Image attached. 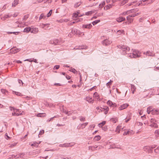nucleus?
Returning <instances> with one entry per match:
<instances>
[{"label":"nucleus","mask_w":159,"mask_h":159,"mask_svg":"<svg viewBox=\"0 0 159 159\" xmlns=\"http://www.w3.org/2000/svg\"><path fill=\"white\" fill-rule=\"evenodd\" d=\"M118 48L121 49V53L122 54H128V57L130 58H136L139 57L140 56V54H139V52L137 50H135L132 53H129L128 52L129 51L130 48L129 47L126 45H119L117 46Z\"/></svg>","instance_id":"1"},{"label":"nucleus","mask_w":159,"mask_h":159,"mask_svg":"<svg viewBox=\"0 0 159 159\" xmlns=\"http://www.w3.org/2000/svg\"><path fill=\"white\" fill-rule=\"evenodd\" d=\"M35 30H34L33 29H31L30 27H27L25 28L23 32H24L28 33L29 32H30L32 33H37L38 31V29H35Z\"/></svg>","instance_id":"2"},{"label":"nucleus","mask_w":159,"mask_h":159,"mask_svg":"<svg viewBox=\"0 0 159 159\" xmlns=\"http://www.w3.org/2000/svg\"><path fill=\"white\" fill-rule=\"evenodd\" d=\"M75 144V143H65L63 144H61L59 146L61 147H68L73 146Z\"/></svg>","instance_id":"3"},{"label":"nucleus","mask_w":159,"mask_h":159,"mask_svg":"<svg viewBox=\"0 0 159 159\" xmlns=\"http://www.w3.org/2000/svg\"><path fill=\"white\" fill-rule=\"evenodd\" d=\"M156 146L155 145H151L150 146L146 147L144 148V150L145 151V149H148L149 151V152H152V149L155 148Z\"/></svg>","instance_id":"4"},{"label":"nucleus","mask_w":159,"mask_h":159,"mask_svg":"<svg viewBox=\"0 0 159 159\" xmlns=\"http://www.w3.org/2000/svg\"><path fill=\"white\" fill-rule=\"evenodd\" d=\"M88 124V122H86L84 123L80 124L77 126V128L78 129H79L80 128L83 129Z\"/></svg>","instance_id":"5"},{"label":"nucleus","mask_w":159,"mask_h":159,"mask_svg":"<svg viewBox=\"0 0 159 159\" xmlns=\"http://www.w3.org/2000/svg\"><path fill=\"white\" fill-rule=\"evenodd\" d=\"M143 54H145L148 56L151 57H154L155 54L153 53L152 52H151L150 51H148L146 52H144Z\"/></svg>","instance_id":"6"},{"label":"nucleus","mask_w":159,"mask_h":159,"mask_svg":"<svg viewBox=\"0 0 159 159\" xmlns=\"http://www.w3.org/2000/svg\"><path fill=\"white\" fill-rule=\"evenodd\" d=\"M152 115H157L159 114V109H153L152 110Z\"/></svg>","instance_id":"7"},{"label":"nucleus","mask_w":159,"mask_h":159,"mask_svg":"<svg viewBox=\"0 0 159 159\" xmlns=\"http://www.w3.org/2000/svg\"><path fill=\"white\" fill-rule=\"evenodd\" d=\"M111 43V41L107 39H105L102 42L103 44L105 45H107L110 44Z\"/></svg>","instance_id":"8"},{"label":"nucleus","mask_w":159,"mask_h":159,"mask_svg":"<svg viewBox=\"0 0 159 159\" xmlns=\"http://www.w3.org/2000/svg\"><path fill=\"white\" fill-rule=\"evenodd\" d=\"M20 49L16 48H11L10 50V52L12 54H15L19 52L20 50Z\"/></svg>","instance_id":"9"},{"label":"nucleus","mask_w":159,"mask_h":159,"mask_svg":"<svg viewBox=\"0 0 159 159\" xmlns=\"http://www.w3.org/2000/svg\"><path fill=\"white\" fill-rule=\"evenodd\" d=\"M59 43V40L57 39H54L50 41V43L54 45H57Z\"/></svg>","instance_id":"10"},{"label":"nucleus","mask_w":159,"mask_h":159,"mask_svg":"<svg viewBox=\"0 0 159 159\" xmlns=\"http://www.w3.org/2000/svg\"><path fill=\"white\" fill-rule=\"evenodd\" d=\"M129 106V104L127 103H125L121 105L119 108L120 110H122L127 108Z\"/></svg>","instance_id":"11"},{"label":"nucleus","mask_w":159,"mask_h":159,"mask_svg":"<svg viewBox=\"0 0 159 159\" xmlns=\"http://www.w3.org/2000/svg\"><path fill=\"white\" fill-rule=\"evenodd\" d=\"M87 48V46H79L78 47H75L74 48V49L75 50L77 49H85Z\"/></svg>","instance_id":"12"},{"label":"nucleus","mask_w":159,"mask_h":159,"mask_svg":"<svg viewBox=\"0 0 159 159\" xmlns=\"http://www.w3.org/2000/svg\"><path fill=\"white\" fill-rule=\"evenodd\" d=\"M12 16V15H9L8 14L5 15L3 16L1 18L2 20H4L7 19L9 18Z\"/></svg>","instance_id":"13"},{"label":"nucleus","mask_w":159,"mask_h":159,"mask_svg":"<svg viewBox=\"0 0 159 159\" xmlns=\"http://www.w3.org/2000/svg\"><path fill=\"white\" fill-rule=\"evenodd\" d=\"M125 20V18L122 17H120L116 19L117 21L119 22H120Z\"/></svg>","instance_id":"14"},{"label":"nucleus","mask_w":159,"mask_h":159,"mask_svg":"<svg viewBox=\"0 0 159 159\" xmlns=\"http://www.w3.org/2000/svg\"><path fill=\"white\" fill-rule=\"evenodd\" d=\"M131 16H130L129 15L127 16V20L128 21V25L129 24L132 22L133 21V19L131 18Z\"/></svg>","instance_id":"15"},{"label":"nucleus","mask_w":159,"mask_h":159,"mask_svg":"<svg viewBox=\"0 0 159 159\" xmlns=\"http://www.w3.org/2000/svg\"><path fill=\"white\" fill-rule=\"evenodd\" d=\"M107 103L110 107L112 106V105H113L115 107L116 106V104H113L112 102L110 100L108 101L107 102Z\"/></svg>","instance_id":"16"},{"label":"nucleus","mask_w":159,"mask_h":159,"mask_svg":"<svg viewBox=\"0 0 159 159\" xmlns=\"http://www.w3.org/2000/svg\"><path fill=\"white\" fill-rule=\"evenodd\" d=\"M19 0H14L12 3V7H15L18 4Z\"/></svg>","instance_id":"17"},{"label":"nucleus","mask_w":159,"mask_h":159,"mask_svg":"<svg viewBox=\"0 0 159 159\" xmlns=\"http://www.w3.org/2000/svg\"><path fill=\"white\" fill-rule=\"evenodd\" d=\"M46 16L43 13H42L39 17V20H40L42 19H46Z\"/></svg>","instance_id":"18"},{"label":"nucleus","mask_w":159,"mask_h":159,"mask_svg":"<svg viewBox=\"0 0 159 159\" xmlns=\"http://www.w3.org/2000/svg\"><path fill=\"white\" fill-rule=\"evenodd\" d=\"M87 101L88 102L90 103H93V100H92V98H90V97H86Z\"/></svg>","instance_id":"19"},{"label":"nucleus","mask_w":159,"mask_h":159,"mask_svg":"<svg viewBox=\"0 0 159 159\" xmlns=\"http://www.w3.org/2000/svg\"><path fill=\"white\" fill-rule=\"evenodd\" d=\"M106 123V121H104L98 124V126L100 127H102Z\"/></svg>","instance_id":"20"},{"label":"nucleus","mask_w":159,"mask_h":159,"mask_svg":"<svg viewBox=\"0 0 159 159\" xmlns=\"http://www.w3.org/2000/svg\"><path fill=\"white\" fill-rule=\"evenodd\" d=\"M78 32V30L76 29H72L71 31V33L72 34H77V32Z\"/></svg>","instance_id":"21"},{"label":"nucleus","mask_w":159,"mask_h":159,"mask_svg":"<svg viewBox=\"0 0 159 159\" xmlns=\"http://www.w3.org/2000/svg\"><path fill=\"white\" fill-rule=\"evenodd\" d=\"M100 137L99 135L96 136L94 138V140L95 141H97L100 139Z\"/></svg>","instance_id":"22"},{"label":"nucleus","mask_w":159,"mask_h":159,"mask_svg":"<svg viewBox=\"0 0 159 159\" xmlns=\"http://www.w3.org/2000/svg\"><path fill=\"white\" fill-rule=\"evenodd\" d=\"M152 107H149L147 108V112L148 114H149L150 112H152Z\"/></svg>","instance_id":"23"},{"label":"nucleus","mask_w":159,"mask_h":159,"mask_svg":"<svg viewBox=\"0 0 159 159\" xmlns=\"http://www.w3.org/2000/svg\"><path fill=\"white\" fill-rule=\"evenodd\" d=\"M124 32V31L123 30H118L116 32V34L118 35H119Z\"/></svg>","instance_id":"24"},{"label":"nucleus","mask_w":159,"mask_h":159,"mask_svg":"<svg viewBox=\"0 0 159 159\" xmlns=\"http://www.w3.org/2000/svg\"><path fill=\"white\" fill-rule=\"evenodd\" d=\"M112 82V81L111 80H110L109 82L106 84V86H107L108 88H110V85H111Z\"/></svg>","instance_id":"25"},{"label":"nucleus","mask_w":159,"mask_h":159,"mask_svg":"<svg viewBox=\"0 0 159 159\" xmlns=\"http://www.w3.org/2000/svg\"><path fill=\"white\" fill-rule=\"evenodd\" d=\"M111 7H112L111 5V4H109V5H107V6H106L104 7V9H105V10H107L109 9Z\"/></svg>","instance_id":"26"},{"label":"nucleus","mask_w":159,"mask_h":159,"mask_svg":"<svg viewBox=\"0 0 159 159\" xmlns=\"http://www.w3.org/2000/svg\"><path fill=\"white\" fill-rule=\"evenodd\" d=\"M111 121L113 123H115L117 121V118H112L111 119Z\"/></svg>","instance_id":"27"},{"label":"nucleus","mask_w":159,"mask_h":159,"mask_svg":"<svg viewBox=\"0 0 159 159\" xmlns=\"http://www.w3.org/2000/svg\"><path fill=\"white\" fill-rule=\"evenodd\" d=\"M69 70L70 71L73 72L74 73H75L77 72V71L74 68H71Z\"/></svg>","instance_id":"28"},{"label":"nucleus","mask_w":159,"mask_h":159,"mask_svg":"<svg viewBox=\"0 0 159 159\" xmlns=\"http://www.w3.org/2000/svg\"><path fill=\"white\" fill-rule=\"evenodd\" d=\"M14 112L12 113V116H18L20 115H22V113H16L15 111H14Z\"/></svg>","instance_id":"29"},{"label":"nucleus","mask_w":159,"mask_h":159,"mask_svg":"<svg viewBox=\"0 0 159 159\" xmlns=\"http://www.w3.org/2000/svg\"><path fill=\"white\" fill-rule=\"evenodd\" d=\"M100 20H96L94 21H93L92 23V24H93V25H96L99 22H100Z\"/></svg>","instance_id":"30"},{"label":"nucleus","mask_w":159,"mask_h":159,"mask_svg":"<svg viewBox=\"0 0 159 159\" xmlns=\"http://www.w3.org/2000/svg\"><path fill=\"white\" fill-rule=\"evenodd\" d=\"M120 126H118L116 128V132H118V133H119L120 130Z\"/></svg>","instance_id":"31"},{"label":"nucleus","mask_w":159,"mask_h":159,"mask_svg":"<svg viewBox=\"0 0 159 159\" xmlns=\"http://www.w3.org/2000/svg\"><path fill=\"white\" fill-rule=\"evenodd\" d=\"M105 1L103 2L101 4L99 5V8H102L105 5Z\"/></svg>","instance_id":"32"},{"label":"nucleus","mask_w":159,"mask_h":159,"mask_svg":"<svg viewBox=\"0 0 159 159\" xmlns=\"http://www.w3.org/2000/svg\"><path fill=\"white\" fill-rule=\"evenodd\" d=\"M37 116L39 117H42L45 116V113H39L37 114Z\"/></svg>","instance_id":"33"},{"label":"nucleus","mask_w":159,"mask_h":159,"mask_svg":"<svg viewBox=\"0 0 159 159\" xmlns=\"http://www.w3.org/2000/svg\"><path fill=\"white\" fill-rule=\"evenodd\" d=\"M93 96L95 98H96L98 100L99 98V96L98 95L97 93L95 92L93 94Z\"/></svg>","instance_id":"34"},{"label":"nucleus","mask_w":159,"mask_h":159,"mask_svg":"<svg viewBox=\"0 0 159 159\" xmlns=\"http://www.w3.org/2000/svg\"><path fill=\"white\" fill-rule=\"evenodd\" d=\"M81 3V2H79L75 3L74 5L75 7L76 8L78 7L80 5Z\"/></svg>","instance_id":"35"},{"label":"nucleus","mask_w":159,"mask_h":159,"mask_svg":"<svg viewBox=\"0 0 159 159\" xmlns=\"http://www.w3.org/2000/svg\"><path fill=\"white\" fill-rule=\"evenodd\" d=\"M79 118L80 121H84L85 120V118L82 116H80Z\"/></svg>","instance_id":"36"},{"label":"nucleus","mask_w":159,"mask_h":159,"mask_svg":"<svg viewBox=\"0 0 159 159\" xmlns=\"http://www.w3.org/2000/svg\"><path fill=\"white\" fill-rule=\"evenodd\" d=\"M136 88L135 86L133 84H131V90H135Z\"/></svg>","instance_id":"37"},{"label":"nucleus","mask_w":159,"mask_h":159,"mask_svg":"<svg viewBox=\"0 0 159 159\" xmlns=\"http://www.w3.org/2000/svg\"><path fill=\"white\" fill-rule=\"evenodd\" d=\"M52 12V10H51L49 11V12L48 13L47 15V17H50L51 15Z\"/></svg>","instance_id":"38"},{"label":"nucleus","mask_w":159,"mask_h":159,"mask_svg":"<svg viewBox=\"0 0 159 159\" xmlns=\"http://www.w3.org/2000/svg\"><path fill=\"white\" fill-rule=\"evenodd\" d=\"M127 133L128 134V135L131 134H133V131L131 130H129L127 132Z\"/></svg>","instance_id":"39"},{"label":"nucleus","mask_w":159,"mask_h":159,"mask_svg":"<svg viewBox=\"0 0 159 159\" xmlns=\"http://www.w3.org/2000/svg\"><path fill=\"white\" fill-rule=\"evenodd\" d=\"M73 112V110H71V111H68V112L67 114V116H70L71 115Z\"/></svg>","instance_id":"40"},{"label":"nucleus","mask_w":159,"mask_h":159,"mask_svg":"<svg viewBox=\"0 0 159 159\" xmlns=\"http://www.w3.org/2000/svg\"><path fill=\"white\" fill-rule=\"evenodd\" d=\"M13 93H15L16 95H17L20 96L21 95V94L20 93H19L18 92H16V91H13Z\"/></svg>","instance_id":"41"},{"label":"nucleus","mask_w":159,"mask_h":159,"mask_svg":"<svg viewBox=\"0 0 159 159\" xmlns=\"http://www.w3.org/2000/svg\"><path fill=\"white\" fill-rule=\"evenodd\" d=\"M93 11H88L86 13V15L87 16H89L91 15L93 13Z\"/></svg>","instance_id":"42"},{"label":"nucleus","mask_w":159,"mask_h":159,"mask_svg":"<svg viewBox=\"0 0 159 159\" xmlns=\"http://www.w3.org/2000/svg\"><path fill=\"white\" fill-rule=\"evenodd\" d=\"M39 144L37 143L36 142H35V143H32L31 144V146H37Z\"/></svg>","instance_id":"43"},{"label":"nucleus","mask_w":159,"mask_h":159,"mask_svg":"<svg viewBox=\"0 0 159 159\" xmlns=\"http://www.w3.org/2000/svg\"><path fill=\"white\" fill-rule=\"evenodd\" d=\"M133 10H130V11H127L126 12H123V15H128V13H129V12L131 11H132Z\"/></svg>","instance_id":"44"},{"label":"nucleus","mask_w":159,"mask_h":159,"mask_svg":"<svg viewBox=\"0 0 159 159\" xmlns=\"http://www.w3.org/2000/svg\"><path fill=\"white\" fill-rule=\"evenodd\" d=\"M59 65H56L54 67L53 69V70L58 69L59 68Z\"/></svg>","instance_id":"45"},{"label":"nucleus","mask_w":159,"mask_h":159,"mask_svg":"<svg viewBox=\"0 0 159 159\" xmlns=\"http://www.w3.org/2000/svg\"><path fill=\"white\" fill-rule=\"evenodd\" d=\"M5 137L6 138V139H10V137H9L8 135H7V133H6L5 134Z\"/></svg>","instance_id":"46"},{"label":"nucleus","mask_w":159,"mask_h":159,"mask_svg":"<svg viewBox=\"0 0 159 159\" xmlns=\"http://www.w3.org/2000/svg\"><path fill=\"white\" fill-rule=\"evenodd\" d=\"M44 132V130H40L39 136V135H42V134H43Z\"/></svg>","instance_id":"47"},{"label":"nucleus","mask_w":159,"mask_h":159,"mask_svg":"<svg viewBox=\"0 0 159 159\" xmlns=\"http://www.w3.org/2000/svg\"><path fill=\"white\" fill-rule=\"evenodd\" d=\"M1 91L2 93H5L6 92H7V91L5 89H1Z\"/></svg>","instance_id":"48"},{"label":"nucleus","mask_w":159,"mask_h":159,"mask_svg":"<svg viewBox=\"0 0 159 159\" xmlns=\"http://www.w3.org/2000/svg\"><path fill=\"white\" fill-rule=\"evenodd\" d=\"M143 123L141 122H137V125L138 126H142L143 125Z\"/></svg>","instance_id":"49"},{"label":"nucleus","mask_w":159,"mask_h":159,"mask_svg":"<svg viewBox=\"0 0 159 159\" xmlns=\"http://www.w3.org/2000/svg\"><path fill=\"white\" fill-rule=\"evenodd\" d=\"M102 129L103 130H104L105 131H106L107 129V126H104V127H102Z\"/></svg>","instance_id":"50"},{"label":"nucleus","mask_w":159,"mask_h":159,"mask_svg":"<svg viewBox=\"0 0 159 159\" xmlns=\"http://www.w3.org/2000/svg\"><path fill=\"white\" fill-rule=\"evenodd\" d=\"M153 123V127H154L155 128H157L158 127V125L156 123H155V122H154Z\"/></svg>","instance_id":"51"},{"label":"nucleus","mask_w":159,"mask_h":159,"mask_svg":"<svg viewBox=\"0 0 159 159\" xmlns=\"http://www.w3.org/2000/svg\"><path fill=\"white\" fill-rule=\"evenodd\" d=\"M154 152L156 153H159V149L156 148V149H154Z\"/></svg>","instance_id":"52"},{"label":"nucleus","mask_w":159,"mask_h":159,"mask_svg":"<svg viewBox=\"0 0 159 159\" xmlns=\"http://www.w3.org/2000/svg\"><path fill=\"white\" fill-rule=\"evenodd\" d=\"M24 61H29L31 62H32L33 61V60H31V59H26V60H25Z\"/></svg>","instance_id":"53"},{"label":"nucleus","mask_w":159,"mask_h":159,"mask_svg":"<svg viewBox=\"0 0 159 159\" xmlns=\"http://www.w3.org/2000/svg\"><path fill=\"white\" fill-rule=\"evenodd\" d=\"M50 24H43V28H45V26H48V25H49Z\"/></svg>","instance_id":"54"},{"label":"nucleus","mask_w":159,"mask_h":159,"mask_svg":"<svg viewBox=\"0 0 159 159\" xmlns=\"http://www.w3.org/2000/svg\"><path fill=\"white\" fill-rule=\"evenodd\" d=\"M62 111L63 113H64L66 114L67 115L68 111H67L66 110H65L64 109H63Z\"/></svg>","instance_id":"55"},{"label":"nucleus","mask_w":159,"mask_h":159,"mask_svg":"<svg viewBox=\"0 0 159 159\" xmlns=\"http://www.w3.org/2000/svg\"><path fill=\"white\" fill-rule=\"evenodd\" d=\"M109 109L108 107H107V110L106 111H105L104 112V113L105 114H107V113H108V111H109Z\"/></svg>","instance_id":"56"},{"label":"nucleus","mask_w":159,"mask_h":159,"mask_svg":"<svg viewBox=\"0 0 159 159\" xmlns=\"http://www.w3.org/2000/svg\"><path fill=\"white\" fill-rule=\"evenodd\" d=\"M19 33V32H12V34H14L15 35L18 34Z\"/></svg>","instance_id":"57"},{"label":"nucleus","mask_w":159,"mask_h":159,"mask_svg":"<svg viewBox=\"0 0 159 159\" xmlns=\"http://www.w3.org/2000/svg\"><path fill=\"white\" fill-rule=\"evenodd\" d=\"M83 28H88V26L87 25H83Z\"/></svg>","instance_id":"58"},{"label":"nucleus","mask_w":159,"mask_h":159,"mask_svg":"<svg viewBox=\"0 0 159 159\" xmlns=\"http://www.w3.org/2000/svg\"><path fill=\"white\" fill-rule=\"evenodd\" d=\"M88 26V29H90L92 26V25L90 24H87Z\"/></svg>","instance_id":"59"},{"label":"nucleus","mask_w":159,"mask_h":159,"mask_svg":"<svg viewBox=\"0 0 159 159\" xmlns=\"http://www.w3.org/2000/svg\"><path fill=\"white\" fill-rule=\"evenodd\" d=\"M75 23V22H74V21H73V22H70V23H69V24H68V25H73Z\"/></svg>","instance_id":"60"},{"label":"nucleus","mask_w":159,"mask_h":159,"mask_svg":"<svg viewBox=\"0 0 159 159\" xmlns=\"http://www.w3.org/2000/svg\"><path fill=\"white\" fill-rule=\"evenodd\" d=\"M18 82L19 84L22 83V84H23V83L22 81L20 79L18 80Z\"/></svg>","instance_id":"61"},{"label":"nucleus","mask_w":159,"mask_h":159,"mask_svg":"<svg viewBox=\"0 0 159 159\" xmlns=\"http://www.w3.org/2000/svg\"><path fill=\"white\" fill-rule=\"evenodd\" d=\"M131 119V118L130 117H129V118L127 120H125V122L126 123H127V122H128L130 120V119Z\"/></svg>","instance_id":"62"},{"label":"nucleus","mask_w":159,"mask_h":159,"mask_svg":"<svg viewBox=\"0 0 159 159\" xmlns=\"http://www.w3.org/2000/svg\"><path fill=\"white\" fill-rule=\"evenodd\" d=\"M28 18V17H26V16H24L23 18V20H25Z\"/></svg>","instance_id":"63"},{"label":"nucleus","mask_w":159,"mask_h":159,"mask_svg":"<svg viewBox=\"0 0 159 159\" xmlns=\"http://www.w3.org/2000/svg\"><path fill=\"white\" fill-rule=\"evenodd\" d=\"M141 117L142 119L143 120H144V119H146V117L145 116V115H144L143 116H141Z\"/></svg>","instance_id":"64"}]
</instances>
